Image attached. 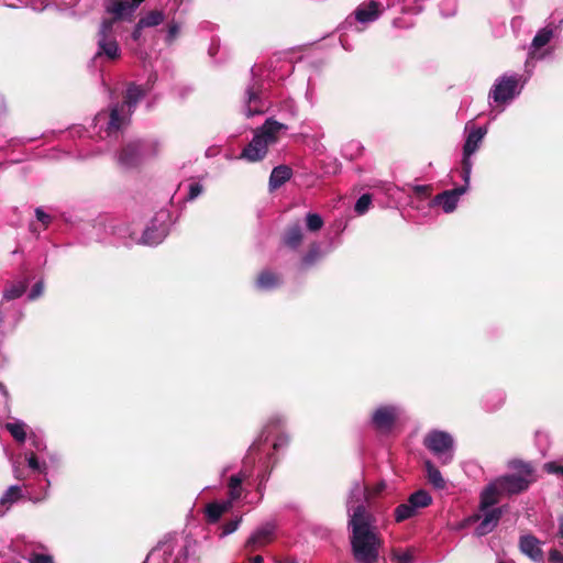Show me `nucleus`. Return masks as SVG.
Listing matches in <instances>:
<instances>
[{
	"instance_id": "nucleus-1",
	"label": "nucleus",
	"mask_w": 563,
	"mask_h": 563,
	"mask_svg": "<svg viewBox=\"0 0 563 563\" xmlns=\"http://www.w3.org/2000/svg\"><path fill=\"white\" fill-rule=\"evenodd\" d=\"M285 422L280 415L269 418L260 437L252 443L247 454L243 460L242 468L229 477L227 486L230 503L241 498L244 488L243 483L253 474L255 463H258L257 492L262 495L265 483L267 482L273 468L272 454L266 451V443L271 434L279 429Z\"/></svg>"
},
{
	"instance_id": "nucleus-10",
	"label": "nucleus",
	"mask_w": 563,
	"mask_h": 563,
	"mask_svg": "<svg viewBox=\"0 0 563 563\" xmlns=\"http://www.w3.org/2000/svg\"><path fill=\"white\" fill-rule=\"evenodd\" d=\"M252 82L245 89L243 112L245 117L251 118L264 113L268 107V101L264 98V82L261 78V68L254 66L251 70Z\"/></svg>"
},
{
	"instance_id": "nucleus-60",
	"label": "nucleus",
	"mask_w": 563,
	"mask_h": 563,
	"mask_svg": "<svg viewBox=\"0 0 563 563\" xmlns=\"http://www.w3.org/2000/svg\"><path fill=\"white\" fill-rule=\"evenodd\" d=\"M164 561H165V563H168V561H167V559H166V558L164 559Z\"/></svg>"
},
{
	"instance_id": "nucleus-13",
	"label": "nucleus",
	"mask_w": 563,
	"mask_h": 563,
	"mask_svg": "<svg viewBox=\"0 0 563 563\" xmlns=\"http://www.w3.org/2000/svg\"><path fill=\"white\" fill-rule=\"evenodd\" d=\"M385 8L386 7L377 0L363 2L355 9L353 15L345 19L342 29L361 32L362 29L357 26V23L365 24L376 21L384 12Z\"/></svg>"
},
{
	"instance_id": "nucleus-11",
	"label": "nucleus",
	"mask_w": 563,
	"mask_h": 563,
	"mask_svg": "<svg viewBox=\"0 0 563 563\" xmlns=\"http://www.w3.org/2000/svg\"><path fill=\"white\" fill-rule=\"evenodd\" d=\"M465 131L467 132L465 143L463 145V154H462V179L465 183L471 181V174L473 168L472 156L479 150L483 140L487 133V129L483 126H475L466 124Z\"/></svg>"
},
{
	"instance_id": "nucleus-51",
	"label": "nucleus",
	"mask_w": 563,
	"mask_h": 563,
	"mask_svg": "<svg viewBox=\"0 0 563 563\" xmlns=\"http://www.w3.org/2000/svg\"><path fill=\"white\" fill-rule=\"evenodd\" d=\"M32 442H33L34 448H35L37 451H42V450H44V449H45V445H44V443L42 442V440H40V439H37V438H34V439L32 440Z\"/></svg>"
},
{
	"instance_id": "nucleus-34",
	"label": "nucleus",
	"mask_w": 563,
	"mask_h": 563,
	"mask_svg": "<svg viewBox=\"0 0 563 563\" xmlns=\"http://www.w3.org/2000/svg\"><path fill=\"white\" fill-rule=\"evenodd\" d=\"M306 228L309 232H318L322 229L324 222L320 214L308 212L305 218Z\"/></svg>"
},
{
	"instance_id": "nucleus-4",
	"label": "nucleus",
	"mask_w": 563,
	"mask_h": 563,
	"mask_svg": "<svg viewBox=\"0 0 563 563\" xmlns=\"http://www.w3.org/2000/svg\"><path fill=\"white\" fill-rule=\"evenodd\" d=\"M287 130L286 124L274 118L266 119L263 125L255 130L253 139L243 148L240 158L251 163L262 161L266 156L268 147L276 144Z\"/></svg>"
},
{
	"instance_id": "nucleus-12",
	"label": "nucleus",
	"mask_w": 563,
	"mask_h": 563,
	"mask_svg": "<svg viewBox=\"0 0 563 563\" xmlns=\"http://www.w3.org/2000/svg\"><path fill=\"white\" fill-rule=\"evenodd\" d=\"M405 413L399 404H380L372 411L369 423L372 428L383 434H388L396 427Z\"/></svg>"
},
{
	"instance_id": "nucleus-55",
	"label": "nucleus",
	"mask_w": 563,
	"mask_h": 563,
	"mask_svg": "<svg viewBox=\"0 0 563 563\" xmlns=\"http://www.w3.org/2000/svg\"><path fill=\"white\" fill-rule=\"evenodd\" d=\"M251 563H264V561L261 555H256L252 559Z\"/></svg>"
},
{
	"instance_id": "nucleus-17",
	"label": "nucleus",
	"mask_w": 563,
	"mask_h": 563,
	"mask_svg": "<svg viewBox=\"0 0 563 563\" xmlns=\"http://www.w3.org/2000/svg\"><path fill=\"white\" fill-rule=\"evenodd\" d=\"M144 0H108L106 3V11L113 15L114 24L118 20L131 18L136 8Z\"/></svg>"
},
{
	"instance_id": "nucleus-25",
	"label": "nucleus",
	"mask_w": 563,
	"mask_h": 563,
	"mask_svg": "<svg viewBox=\"0 0 563 563\" xmlns=\"http://www.w3.org/2000/svg\"><path fill=\"white\" fill-rule=\"evenodd\" d=\"M22 497V489L18 485L10 486L0 497V517Z\"/></svg>"
},
{
	"instance_id": "nucleus-20",
	"label": "nucleus",
	"mask_w": 563,
	"mask_h": 563,
	"mask_svg": "<svg viewBox=\"0 0 563 563\" xmlns=\"http://www.w3.org/2000/svg\"><path fill=\"white\" fill-rule=\"evenodd\" d=\"M274 531L275 526L272 522H266L250 536L246 541V547L255 550L269 543L273 539Z\"/></svg>"
},
{
	"instance_id": "nucleus-58",
	"label": "nucleus",
	"mask_w": 563,
	"mask_h": 563,
	"mask_svg": "<svg viewBox=\"0 0 563 563\" xmlns=\"http://www.w3.org/2000/svg\"><path fill=\"white\" fill-rule=\"evenodd\" d=\"M228 471H229V466H225V467L222 470L221 475L223 476Z\"/></svg>"
},
{
	"instance_id": "nucleus-22",
	"label": "nucleus",
	"mask_w": 563,
	"mask_h": 563,
	"mask_svg": "<svg viewBox=\"0 0 563 563\" xmlns=\"http://www.w3.org/2000/svg\"><path fill=\"white\" fill-rule=\"evenodd\" d=\"M519 544L521 551L530 559L534 561H539L542 559V550L540 548V542L536 537L531 534L522 536L520 538Z\"/></svg>"
},
{
	"instance_id": "nucleus-49",
	"label": "nucleus",
	"mask_w": 563,
	"mask_h": 563,
	"mask_svg": "<svg viewBox=\"0 0 563 563\" xmlns=\"http://www.w3.org/2000/svg\"><path fill=\"white\" fill-rule=\"evenodd\" d=\"M549 562L550 563H563V554L558 550H551L549 552Z\"/></svg>"
},
{
	"instance_id": "nucleus-26",
	"label": "nucleus",
	"mask_w": 563,
	"mask_h": 563,
	"mask_svg": "<svg viewBox=\"0 0 563 563\" xmlns=\"http://www.w3.org/2000/svg\"><path fill=\"white\" fill-rule=\"evenodd\" d=\"M27 282L25 279L10 283L3 290V299L7 301L20 298L26 290Z\"/></svg>"
},
{
	"instance_id": "nucleus-9",
	"label": "nucleus",
	"mask_w": 563,
	"mask_h": 563,
	"mask_svg": "<svg viewBox=\"0 0 563 563\" xmlns=\"http://www.w3.org/2000/svg\"><path fill=\"white\" fill-rule=\"evenodd\" d=\"M525 84L526 79H522L521 75L506 73L496 78L489 90L488 98L497 104H508L521 93Z\"/></svg>"
},
{
	"instance_id": "nucleus-24",
	"label": "nucleus",
	"mask_w": 563,
	"mask_h": 563,
	"mask_svg": "<svg viewBox=\"0 0 563 563\" xmlns=\"http://www.w3.org/2000/svg\"><path fill=\"white\" fill-rule=\"evenodd\" d=\"M303 241L302 228L296 223L286 229L283 235V242L286 246L297 250Z\"/></svg>"
},
{
	"instance_id": "nucleus-29",
	"label": "nucleus",
	"mask_w": 563,
	"mask_h": 563,
	"mask_svg": "<svg viewBox=\"0 0 563 563\" xmlns=\"http://www.w3.org/2000/svg\"><path fill=\"white\" fill-rule=\"evenodd\" d=\"M424 466L429 483L437 489L445 488V479L443 478L441 472L432 464V462L427 461Z\"/></svg>"
},
{
	"instance_id": "nucleus-35",
	"label": "nucleus",
	"mask_w": 563,
	"mask_h": 563,
	"mask_svg": "<svg viewBox=\"0 0 563 563\" xmlns=\"http://www.w3.org/2000/svg\"><path fill=\"white\" fill-rule=\"evenodd\" d=\"M322 256L321 250L319 244L313 243L307 254L302 257V265L305 267H309L313 265L318 260H320Z\"/></svg>"
},
{
	"instance_id": "nucleus-53",
	"label": "nucleus",
	"mask_w": 563,
	"mask_h": 563,
	"mask_svg": "<svg viewBox=\"0 0 563 563\" xmlns=\"http://www.w3.org/2000/svg\"><path fill=\"white\" fill-rule=\"evenodd\" d=\"M559 537L563 538V516L559 518Z\"/></svg>"
},
{
	"instance_id": "nucleus-2",
	"label": "nucleus",
	"mask_w": 563,
	"mask_h": 563,
	"mask_svg": "<svg viewBox=\"0 0 563 563\" xmlns=\"http://www.w3.org/2000/svg\"><path fill=\"white\" fill-rule=\"evenodd\" d=\"M351 553L355 563H386L382 556L384 539L376 526L375 516L363 507L351 512L347 520Z\"/></svg>"
},
{
	"instance_id": "nucleus-44",
	"label": "nucleus",
	"mask_w": 563,
	"mask_h": 563,
	"mask_svg": "<svg viewBox=\"0 0 563 563\" xmlns=\"http://www.w3.org/2000/svg\"><path fill=\"white\" fill-rule=\"evenodd\" d=\"M203 191V186L200 183H191L189 184V190L187 195V200H194L199 197Z\"/></svg>"
},
{
	"instance_id": "nucleus-36",
	"label": "nucleus",
	"mask_w": 563,
	"mask_h": 563,
	"mask_svg": "<svg viewBox=\"0 0 563 563\" xmlns=\"http://www.w3.org/2000/svg\"><path fill=\"white\" fill-rule=\"evenodd\" d=\"M510 467L518 472L517 475H522L526 478H531L533 473V467L530 463L515 460L510 462Z\"/></svg>"
},
{
	"instance_id": "nucleus-38",
	"label": "nucleus",
	"mask_w": 563,
	"mask_h": 563,
	"mask_svg": "<svg viewBox=\"0 0 563 563\" xmlns=\"http://www.w3.org/2000/svg\"><path fill=\"white\" fill-rule=\"evenodd\" d=\"M25 460L27 462V466L32 471H36L38 473L46 474V470H47L46 464L45 463H40L34 453H26L25 454Z\"/></svg>"
},
{
	"instance_id": "nucleus-56",
	"label": "nucleus",
	"mask_w": 563,
	"mask_h": 563,
	"mask_svg": "<svg viewBox=\"0 0 563 563\" xmlns=\"http://www.w3.org/2000/svg\"><path fill=\"white\" fill-rule=\"evenodd\" d=\"M385 485L384 484H379L375 487V490L373 494H378L380 493L383 489H384Z\"/></svg>"
},
{
	"instance_id": "nucleus-31",
	"label": "nucleus",
	"mask_w": 563,
	"mask_h": 563,
	"mask_svg": "<svg viewBox=\"0 0 563 563\" xmlns=\"http://www.w3.org/2000/svg\"><path fill=\"white\" fill-rule=\"evenodd\" d=\"M408 499L412 504V506L416 507L417 510H419V511L421 509L429 507L432 503L431 495L424 489H419V490L415 492L413 494H411L409 496Z\"/></svg>"
},
{
	"instance_id": "nucleus-30",
	"label": "nucleus",
	"mask_w": 563,
	"mask_h": 563,
	"mask_svg": "<svg viewBox=\"0 0 563 563\" xmlns=\"http://www.w3.org/2000/svg\"><path fill=\"white\" fill-rule=\"evenodd\" d=\"M419 514L416 507L407 499L406 503L398 505L394 511L395 521L402 522L405 520L411 519Z\"/></svg>"
},
{
	"instance_id": "nucleus-37",
	"label": "nucleus",
	"mask_w": 563,
	"mask_h": 563,
	"mask_svg": "<svg viewBox=\"0 0 563 563\" xmlns=\"http://www.w3.org/2000/svg\"><path fill=\"white\" fill-rule=\"evenodd\" d=\"M372 205V197L368 194L362 195L355 202L354 211L358 216L365 214Z\"/></svg>"
},
{
	"instance_id": "nucleus-19",
	"label": "nucleus",
	"mask_w": 563,
	"mask_h": 563,
	"mask_svg": "<svg viewBox=\"0 0 563 563\" xmlns=\"http://www.w3.org/2000/svg\"><path fill=\"white\" fill-rule=\"evenodd\" d=\"M483 511L485 512L484 517L475 530V533L479 537L485 536L494 530L504 514V508L489 507Z\"/></svg>"
},
{
	"instance_id": "nucleus-7",
	"label": "nucleus",
	"mask_w": 563,
	"mask_h": 563,
	"mask_svg": "<svg viewBox=\"0 0 563 563\" xmlns=\"http://www.w3.org/2000/svg\"><path fill=\"white\" fill-rule=\"evenodd\" d=\"M96 52L93 64L114 63L122 56V49L118 42L114 20H102L96 34Z\"/></svg>"
},
{
	"instance_id": "nucleus-3",
	"label": "nucleus",
	"mask_w": 563,
	"mask_h": 563,
	"mask_svg": "<svg viewBox=\"0 0 563 563\" xmlns=\"http://www.w3.org/2000/svg\"><path fill=\"white\" fill-rule=\"evenodd\" d=\"M146 90L133 82L129 84L124 93V101L115 104L109 111H100L93 119L95 129L104 137H117L118 134L129 124L130 118L137 103L144 98Z\"/></svg>"
},
{
	"instance_id": "nucleus-42",
	"label": "nucleus",
	"mask_w": 563,
	"mask_h": 563,
	"mask_svg": "<svg viewBox=\"0 0 563 563\" xmlns=\"http://www.w3.org/2000/svg\"><path fill=\"white\" fill-rule=\"evenodd\" d=\"M179 32H180V24L172 21L168 24L166 41L168 43L174 42L176 40V37L178 36Z\"/></svg>"
},
{
	"instance_id": "nucleus-16",
	"label": "nucleus",
	"mask_w": 563,
	"mask_h": 563,
	"mask_svg": "<svg viewBox=\"0 0 563 563\" xmlns=\"http://www.w3.org/2000/svg\"><path fill=\"white\" fill-rule=\"evenodd\" d=\"M470 183H465L463 186L451 190H444L441 194L437 195L429 206H439L445 213L453 212L459 203L461 196H463L468 189Z\"/></svg>"
},
{
	"instance_id": "nucleus-14",
	"label": "nucleus",
	"mask_w": 563,
	"mask_h": 563,
	"mask_svg": "<svg viewBox=\"0 0 563 563\" xmlns=\"http://www.w3.org/2000/svg\"><path fill=\"white\" fill-rule=\"evenodd\" d=\"M423 443L442 463L446 464L452 461L454 440L450 433L433 430L426 435Z\"/></svg>"
},
{
	"instance_id": "nucleus-40",
	"label": "nucleus",
	"mask_w": 563,
	"mask_h": 563,
	"mask_svg": "<svg viewBox=\"0 0 563 563\" xmlns=\"http://www.w3.org/2000/svg\"><path fill=\"white\" fill-rule=\"evenodd\" d=\"M241 521H242V517H239L236 519L230 520L227 523H224L222 527L221 537H225V536L233 533L239 528Z\"/></svg>"
},
{
	"instance_id": "nucleus-32",
	"label": "nucleus",
	"mask_w": 563,
	"mask_h": 563,
	"mask_svg": "<svg viewBox=\"0 0 563 563\" xmlns=\"http://www.w3.org/2000/svg\"><path fill=\"white\" fill-rule=\"evenodd\" d=\"M231 503L223 504L212 503L207 506L206 515L210 522H216L229 509Z\"/></svg>"
},
{
	"instance_id": "nucleus-59",
	"label": "nucleus",
	"mask_w": 563,
	"mask_h": 563,
	"mask_svg": "<svg viewBox=\"0 0 563 563\" xmlns=\"http://www.w3.org/2000/svg\"><path fill=\"white\" fill-rule=\"evenodd\" d=\"M148 559H150V555L145 559V561L143 563H147Z\"/></svg>"
},
{
	"instance_id": "nucleus-48",
	"label": "nucleus",
	"mask_w": 563,
	"mask_h": 563,
	"mask_svg": "<svg viewBox=\"0 0 563 563\" xmlns=\"http://www.w3.org/2000/svg\"><path fill=\"white\" fill-rule=\"evenodd\" d=\"M35 217L40 222L43 223L44 227H47L51 222V216L44 212L41 208H36Z\"/></svg>"
},
{
	"instance_id": "nucleus-47",
	"label": "nucleus",
	"mask_w": 563,
	"mask_h": 563,
	"mask_svg": "<svg viewBox=\"0 0 563 563\" xmlns=\"http://www.w3.org/2000/svg\"><path fill=\"white\" fill-rule=\"evenodd\" d=\"M413 192L418 199H424L429 196V187L423 185L415 186Z\"/></svg>"
},
{
	"instance_id": "nucleus-39",
	"label": "nucleus",
	"mask_w": 563,
	"mask_h": 563,
	"mask_svg": "<svg viewBox=\"0 0 563 563\" xmlns=\"http://www.w3.org/2000/svg\"><path fill=\"white\" fill-rule=\"evenodd\" d=\"M391 560L396 563H412L413 562V552L412 550H407L405 552H399L398 550H393Z\"/></svg>"
},
{
	"instance_id": "nucleus-18",
	"label": "nucleus",
	"mask_w": 563,
	"mask_h": 563,
	"mask_svg": "<svg viewBox=\"0 0 563 563\" xmlns=\"http://www.w3.org/2000/svg\"><path fill=\"white\" fill-rule=\"evenodd\" d=\"M372 495L373 494L367 490L362 482L355 481L353 483L346 500L349 519H351V512H354L358 507L367 509L365 503L368 501Z\"/></svg>"
},
{
	"instance_id": "nucleus-57",
	"label": "nucleus",
	"mask_w": 563,
	"mask_h": 563,
	"mask_svg": "<svg viewBox=\"0 0 563 563\" xmlns=\"http://www.w3.org/2000/svg\"><path fill=\"white\" fill-rule=\"evenodd\" d=\"M14 474H15V478L22 479V476H21V474L19 473L18 470L14 471Z\"/></svg>"
},
{
	"instance_id": "nucleus-28",
	"label": "nucleus",
	"mask_w": 563,
	"mask_h": 563,
	"mask_svg": "<svg viewBox=\"0 0 563 563\" xmlns=\"http://www.w3.org/2000/svg\"><path fill=\"white\" fill-rule=\"evenodd\" d=\"M5 429L10 432L16 442L23 443L26 440L29 427L23 421L15 420L12 422H7Z\"/></svg>"
},
{
	"instance_id": "nucleus-46",
	"label": "nucleus",
	"mask_w": 563,
	"mask_h": 563,
	"mask_svg": "<svg viewBox=\"0 0 563 563\" xmlns=\"http://www.w3.org/2000/svg\"><path fill=\"white\" fill-rule=\"evenodd\" d=\"M289 439L286 434L284 433H280L278 434V437L275 439L274 443H273V449L275 451H278L279 449L284 448L287 445Z\"/></svg>"
},
{
	"instance_id": "nucleus-5",
	"label": "nucleus",
	"mask_w": 563,
	"mask_h": 563,
	"mask_svg": "<svg viewBox=\"0 0 563 563\" xmlns=\"http://www.w3.org/2000/svg\"><path fill=\"white\" fill-rule=\"evenodd\" d=\"M531 478L522 475H505L489 483L481 493L479 509L485 510L496 505L504 496L520 494L528 489Z\"/></svg>"
},
{
	"instance_id": "nucleus-15",
	"label": "nucleus",
	"mask_w": 563,
	"mask_h": 563,
	"mask_svg": "<svg viewBox=\"0 0 563 563\" xmlns=\"http://www.w3.org/2000/svg\"><path fill=\"white\" fill-rule=\"evenodd\" d=\"M156 550H163L165 556H173V563H187L196 553V542L185 539L179 543L169 539L161 542Z\"/></svg>"
},
{
	"instance_id": "nucleus-54",
	"label": "nucleus",
	"mask_w": 563,
	"mask_h": 563,
	"mask_svg": "<svg viewBox=\"0 0 563 563\" xmlns=\"http://www.w3.org/2000/svg\"><path fill=\"white\" fill-rule=\"evenodd\" d=\"M0 393L4 396V398H8V390L2 383H0Z\"/></svg>"
},
{
	"instance_id": "nucleus-50",
	"label": "nucleus",
	"mask_w": 563,
	"mask_h": 563,
	"mask_svg": "<svg viewBox=\"0 0 563 563\" xmlns=\"http://www.w3.org/2000/svg\"><path fill=\"white\" fill-rule=\"evenodd\" d=\"M145 26H140V21L137 22V24L135 25L133 32H132V38L134 41H139L142 36V30L144 29Z\"/></svg>"
},
{
	"instance_id": "nucleus-27",
	"label": "nucleus",
	"mask_w": 563,
	"mask_h": 563,
	"mask_svg": "<svg viewBox=\"0 0 563 563\" xmlns=\"http://www.w3.org/2000/svg\"><path fill=\"white\" fill-rule=\"evenodd\" d=\"M280 285L278 275L265 271L262 272L256 280V286L262 290H272Z\"/></svg>"
},
{
	"instance_id": "nucleus-8",
	"label": "nucleus",
	"mask_w": 563,
	"mask_h": 563,
	"mask_svg": "<svg viewBox=\"0 0 563 563\" xmlns=\"http://www.w3.org/2000/svg\"><path fill=\"white\" fill-rule=\"evenodd\" d=\"M158 151L159 143L155 140L133 141L117 154V163L123 169L134 168L143 161L155 156Z\"/></svg>"
},
{
	"instance_id": "nucleus-52",
	"label": "nucleus",
	"mask_w": 563,
	"mask_h": 563,
	"mask_svg": "<svg viewBox=\"0 0 563 563\" xmlns=\"http://www.w3.org/2000/svg\"><path fill=\"white\" fill-rule=\"evenodd\" d=\"M347 147L355 151L362 150V146L358 142H351Z\"/></svg>"
},
{
	"instance_id": "nucleus-21",
	"label": "nucleus",
	"mask_w": 563,
	"mask_h": 563,
	"mask_svg": "<svg viewBox=\"0 0 563 563\" xmlns=\"http://www.w3.org/2000/svg\"><path fill=\"white\" fill-rule=\"evenodd\" d=\"M552 37L553 27L550 25L538 31L530 45L529 56L526 62L527 66L529 65L530 60L540 59L542 57V55L538 54V51L545 46L551 41Z\"/></svg>"
},
{
	"instance_id": "nucleus-41",
	"label": "nucleus",
	"mask_w": 563,
	"mask_h": 563,
	"mask_svg": "<svg viewBox=\"0 0 563 563\" xmlns=\"http://www.w3.org/2000/svg\"><path fill=\"white\" fill-rule=\"evenodd\" d=\"M456 12V0H445L441 7V14L445 18L454 15Z\"/></svg>"
},
{
	"instance_id": "nucleus-33",
	"label": "nucleus",
	"mask_w": 563,
	"mask_h": 563,
	"mask_svg": "<svg viewBox=\"0 0 563 563\" xmlns=\"http://www.w3.org/2000/svg\"><path fill=\"white\" fill-rule=\"evenodd\" d=\"M164 19H165V16L162 11L154 10V11L148 12L146 15L141 18L139 21H140V26L152 27V26L159 25L164 21Z\"/></svg>"
},
{
	"instance_id": "nucleus-45",
	"label": "nucleus",
	"mask_w": 563,
	"mask_h": 563,
	"mask_svg": "<svg viewBox=\"0 0 563 563\" xmlns=\"http://www.w3.org/2000/svg\"><path fill=\"white\" fill-rule=\"evenodd\" d=\"M43 290H44L43 283L42 282H37L32 287V289H31V291L29 294V299L30 300H34V299L38 298L43 294Z\"/></svg>"
},
{
	"instance_id": "nucleus-6",
	"label": "nucleus",
	"mask_w": 563,
	"mask_h": 563,
	"mask_svg": "<svg viewBox=\"0 0 563 563\" xmlns=\"http://www.w3.org/2000/svg\"><path fill=\"white\" fill-rule=\"evenodd\" d=\"M169 217L168 210L161 209L157 211L144 229L141 238H137L134 232H131L128 225L119 227L115 233L120 238L126 239V245L132 243L147 246L158 245L168 233Z\"/></svg>"
},
{
	"instance_id": "nucleus-23",
	"label": "nucleus",
	"mask_w": 563,
	"mask_h": 563,
	"mask_svg": "<svg viewBox=\"0 0 563 563\" xmlns=\"http://www.w3.org/2000/svg\"><path fill=\"white\" fill-rule=\"evenodd\" d=\"M292 170L286 165H279L273 168L269 176V190L274 191L282 187L286 181L291 178Z\"/></svg>"
},
{
	"instance_id": "nucleus-43",
	"label": "nucleus",
	"mask_w": 563,
	"mask_h": 563,
	"mask_svg": "<svg viewBox=\"0 0 563 563\" xmlns=\"http://www.w3.org/2000/svg\"><path fill=\"white\" fill-rule=\"evenodd\" d=\"M544 471L549 474L558 475L563 481V466L558 464L556 462H548L543 466Z\"/></svg>"
}]
</instances>
